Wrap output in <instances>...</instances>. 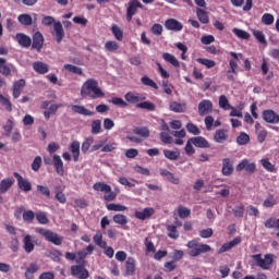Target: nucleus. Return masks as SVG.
Wrapping results in <instances>:
<instances>
[{
    "label": "nucleus",
    "instance_id": "obj_1",
    "mask_svg": "<svg viewBox=\"0 0 279 279\" xmlns=\"http://www.w3.org/2000/svg\"><path fill=\"white\" fill-rule=\"evenodd\" d=\"M81 97H89V99H101L106 94L99 87V82L95 78H88L81 88Z\"/></svg>",
    "mask_w": 279,
    "mask_h": 279
},
{
    "label": "nucleus",
    "instance_id": "obj_2",
    "mask_svg": "<svg viewBox=\"0 0 279 279\" xmlns=\"http://www.w3.org/2000/svg\"><path fill=\"white\" fill-rule=\"evenodd\" d=\"M41 23L46 26L49 27L53 25L54 34H56V40L57 43H62L64 39V28L62 27L61 22H56V19L51 15H46L43 17Z\"/></svg>",
    "mask_w": 279,
    "mask_h": 279
},
{
    "label": "nucleus",
    "instance_id": "obj_3",
    "mask_svg": "<svg viewBox=\"0 0 279 279\" xmlns=\"http://www.w3.org/2000/svg\"><path fill=\"white\" fill-rule=\"evenodd\" d=\"M186 247L189 248V256H192L193 258H197L201 254H206L211 250L210 245L202 244L196 242V240L187 242Z\"/></svg>",
    "mask_w": 279,
    "mask_h": 279
},
{
    "label": "nucleus",
    "instance_id": "obj_4",
    "mask_svg": "<svg viewBox=\"0 0 279 279\" xmlns=\"http://www.w3.org/2000/svg\"><path fill=\"white\" fill-rule=\"evenodd\" d=\"M253 260H255L257 267H260V269H270L271 265L274 264V255L266 254L264 258L260 256V254H256L252 256Z\"/></svg>",
    "mask_w": 279,
    "mask_h": 279
},
{
    "label": "nucleus",
    "instance_id": "obj_5",
    "mask_svg": "<svg viewBox=\"0 0 279 279\" xmlns=\"http://www.w3.org/2000/svg\"><path fill=\"white\" fill-rule=\"evenodd\" d=\"M13 175L17 180V186L21 191L24 193H29V191H32V183L29 180L23 178L19 172H14Z\"/></svg>",
    "mask_w": 279,
    "mask_h": 279
},
{
    "label": "nucleus",
    "instance_id": "obj_6",
    "mask_svg": "<svg viewBox=\"0 0 279 279\" xmlns=\"http://www.w3.org/2000/svg\"><path fill=\"white\" fill-rule=\"evenodd\" d=\"M236 171H246L247 173L256 172V162L250 161V159H243L235 168Z\"/></svg>",
    "mask_w": 279,
    "mask_h": 279
},
{
    "label": "nucleus",
    "instance_id": "obj_7",
    "mask_svg": "<svg viewBox=\"0 0 279 279\" xmlns=\"http://www.w3.org/2000/svg\"><path fill=\"white\" fill-rule=\"evenodd\" d=\"M213 112V101L204 99L198 104V114L199 117H206Z\"/></svg>",
    "mask_w": 279,
    "mask_h": 279
},
{
    "label": "nucleus",
    "instance_id": "obj_8",
    "mask_svg": "<svg viewBox=\"0 0 279 279\" xmlns=\"http://www.w3.org/2000/svg\"><path fill=\"white\" fill-rule=\"evenodd\" d=\"M138 8H143V4L138 2V0H131L129 2V8L126 9V20L132 21V16L136 14Z\"/></svg>",
    "mask_w": 279,
    "mask_h": 279
},
{
    "label": "nucleus",
    "instance_id": "obj_9",
    "mask_svg": "<svg viewBox=\"0 0 279 279\" xmlns=\"http://www.w3.org/2000/svg\"><path fill=\"white\" fill-rule=\"evenodd\" d=\"M165 27L170 32H182L184 26L182 25V23L178 22V20L169 19L166 21Z\"/></svg>",
    "mask_w": 279,
    "mask_h": 279
},
{
    "label": "nucleus",
    "instance_id": "obj_10",
    "mask_svg": "<svg viewBox=\"0 0 279 279\" xmlns=\"http://www.w3.org/2000/svg\"><path fill=\"white\" fill-rule=\"evenodd\" d=\"M71 274H72V276H74L75 278H78V279L88 278V270H86V268H84V266H72Z\"/></svg>",
    "mask_w": 279,
    "mask_h": 279
},
{
    "label": "nucleus",
    "instance_id": "obj_11",
    "mask_svg": "<svg viewBox=\"0 0 279 279\" xmlns=\"http://www.w3.org/2000/svg\"><path fill=\"white\" fill-rule=\"evenodd\" d=\"M43 45H45V37L40 32H36L33 36V49L36 51H40L43 49Z\"/></svg>",
    "mask_w": 279,
    "mask_h": 279
},
{
    "label": "nucleus",
    "instance_id": "obj_12",
    "mask_svg": "<svg viewBox=\"0 0 279 279\" xmlns=\"http://www.w3.org/2000/svg\"><path fill=\"white\" fill-rule=\"evenodd\" d=\"M52 165L58 173V175H64V162L60 155H53L52 157Z\"/></svg>",
    "mask_w": 279,
    "mask_h": 279
},
{
    "label": "nucleus",
    "instance_id": "obj_13",
    "mask_svg": "<svg viewBox=\"0 0 279 279\" xmlns=\"http://www.w3.org/2000/svg\"><path fill=\"white\" fill-rule=\"evenodd\" d=\"M263 119L266 123H279V114L276 113L274 110H265L263 112Z\"/></svg>",
    "mask_w": 279,
    "mask_h": 279
},
{
    "label": "nucleus",
    "instance_id": "obj_14",
    "mask_svg": "<svg viewBox=\"0 0 279 279\" xmlns=\"http://www.w3.org/2000/svg\"><path fill=\"white\" fill-rule=\"evenodd\" d=\"M191 143H193L194 147H198L201 149H208V147H210V143L207 142L206 137L202 136L192 137Z\"/></svg>",
    "mask_w": 279,
    "mask_h": 279
},
{
    "label": "nucleus",
    "instance_id": "obj_15",
    "mask_svg": "<svg viewBox=\"0 0 279 279\" xmlns=\"http://www.w3.org/2000/svg\"><path fill=\"white\" fill-rule=\"evenodd\" d=\"M241 243V236H236L230 242H227L222 244V246L219 248L218 254H223V252H230L232 247H236Z\"/></svg>",
    "mask_w": 279,
    "mask_h": 279
},
{
    "label": "nucleus",
    "instance_id": "obj_16",
    "mask_svg": "<svg viewBox=\"0 0 279 279\" xmlns=\"http://www.w3.org/2000/svg\"><path fill=\"white\" fill-rule=\"evenodd\" d=\"M24 250L27 254H32L34 252V247H36V241L32 238V235L26 234L23 239Z\"/></svg>",
    "mask_w": 279,
    "mask_h": 279
},
{
    "label": "nucleus",
    "instance_id": "obj_17",
    "mask_svg": "<svg viewBox=\"0 0 279 279\" xmlns=\"http://www.w3.org/2000/svg\"><path fill=\"white\" fill-rule=\"evenodd\" d=\"M154 213H156L154 208L146 207L142 211H135V217L141 221H145V219H149L150 217H153Z\"/></svg>",
    "mask_w": 279,
    "mask_h": 279
},
{
    "label": "nucleus",
    "instance_id": "obj_18",
    "mask_svg": "<svg viewBox=\"0 0 279 279\" xmlns=\"http://www.w3.org/2000/svg\"><path fill=\"white\" fill-rule=\"evenodd\" d=\"M15 39L20 46L24 47V49L32 47V38L23 33L16 34Z\"/></svg>",
    "mask_w": 279,
    "mask_h": 279
},
{
    "label": "nucleus",
    "instance_id": "obj_19",
    "mask_svg": "<svg viewBox=\"0 0 279 279\" xmlns=\"http://www.w3.org/2000/svg\"><path fill=\"white\" fill-rule=\"evenodd\" d=\"M72 112H75V114H82L83 117H94L95 112L86 109L84 106L80 105H73L71 107Z\"/></svg>",
    "mask_w": 279,
    "mask_h": 279
},
{
    "label": "nucleus",
    "instance_id": "obj_20",
    "mask_svg": "<svg viewBox=\"0 0 279 279\" xmlns=\"http://www.w3.org/2000/svg\"><path fill=\"white\" fill-rule=\"evenodd\" d=\"M33 69L36 73H39V75H45L46 73H49V64H47L43 61L34 62Z\"/></svg>",
    "mask_w": 279,
    "mask_h": 279
},
{
    "label": "nucleus",
    "instance_id": "obj_21",
    "mask_svg": "<svg viewBox=\"0 0 279 279\" xmlns=\"http://www.w3.org/2000/svg\"><path fill=\"white\" fill-rule=\"evenodd\" d=\"M25 88V80L21 78L13 84V97L14 99H19L21 97V93Z\"/></svg>",
    "mask_w": 279,
    "mask_h": 279
},
{
    "label": "nucleus",
    "instance_id": "obj_22",
    "mask_svg": "<svg viewBox=\"0 0 279 279\" xmlns=\"http://www.w3.org/2000/svg\"><path fill=\"white\" fill-rule=\"evenodd\" d=\"M230 56L233 59L229 61V71H232L233 75H239V72L236 71V69H239V54H236L235 52H230Z\"/></svg>",
    "mask_w": 279,
    "mask_h": 279
},
{
    "label": "nucleus",
    "instance_id": "obj_23",
    "mask_svg": "<svg viewBox=\"0 0 279 279\" xmlns=\"http://www.w3.org/2000/svg\"><path fill=\"white\" fill-rule=\"evenodd\" d=\"M124 99L129 102V104H138V101H143V99H145V96H141L138 94H134L132 92H129L124 95Z\"/></svg>",
    "mask_w": 279,
    "mask_h": 279
},
{
    "label": "nucleus",
    "instance_id": "obj_24",
    "mask_svg": "<svg viewBox=\"0 0 279 279\" xmlns=\"http://www.w3.org/2000/svg\"><path fill=\"white\" fill-rule=\"evenodd\" d=\"M126 276H134L136 271V259L129 257L125 263Z\"/></svg>",
    "mask_w": 279,
    "mask_h": 279
},
{
    "label": "nucleus",
    "instance_id": "obj_25",
    "mask_svg": "<svg viewBox=\"0 0 279 279\" xmlns=\"http://www.w3.org/2000/svg\"><path fill=\"white\" fill-rule=\"evenodd\" d=\"M234 168L232 167V161L230 158H225L222 160V174L225 175H232Z\"/></svg>",
    "mask_w": 279,
    "mask_h": 279
},
{
    "label": "nucleus",
    "instance_id": "obj_26",
    "mask_svg": "<svg viewBox=\"0 0 279 279\" xmlns=\"http://www.w3.org/2000/svg\"><path fill=\"white\" fill-rule=\"evenodd\" d=\"M169 110L171 112H185L186 111V104L178 102V101H171L169 105Z\"/></svg>",
    "mask_w": 279,
    "mask_h": 279
},
{
    "label": "nucleus",
    "instance_id": "obj_27",
    "mask_svg": "<svg viewBox=\"0 0 279 279\" xmlns=\"http://www.w3.org/2000/svg\"><path fill=\"white\" fill-rule=\"evenodd\" d=\"M162 58L166 62H169V64H171L172 66H174V69L180 68V61L178 60V58H175V56L169 53V52H165L162 54Z\"/></svg>",
    "mask_w": 279,
    "mask_h": 279
},
{
    "label": "nucleus",
    "instance_id": "obj_28",
    "mask_svg": "<svg viewBox=\"0 0 279 279\" xmlns=\"http://www.w3.org/2000/svg\"><path fill=\"white\" fill-rule=\"evenodd\" d=\"M69 149L73 155L74 162H77V160H80V142L77 141L72 142Z\"/></svg>",
    "mask_w": 279,
    "mask_h": 279
},
{
    "label": "nucleus",
    "instance_id": "obj_29",
    "mask_svg": "<svg viewBox=\"0 0 279 279\" xmlns=\"http://www.w3.org/2000/svg\"><path fill=\"white\" fill-rule=\"evenodd\" d=\"M105 51L107 53H117L119 51V44L114 40H108L105 43Z\"/></svg>",
    "mask_w": 279,
    "mask_h": 279
},
{
    "label": "nucleus",
    "instance_id": "obj_30",
    "mask_svg": "<svg viewBox=\"0 0 279 279\" xmlns=\"http://www.w3.org/2000/svg\"><path fill=\"white\" fill-rule=\"evenodd\" d=\"M196 15L199 23H203V25H208V23H210L208 12L204 11L203 9H196Z\"/></svg>",
    "mask_w": 279,
    "mask_h": 279
},
{
    "label": "nucleus",
    "instance_id": "obj_31",
    "mask_svg": "<svg viewBox=\"0 0 279 279\" xmlns=\"http://www.w3.org/2000/svg\"><path fill=\"white\" fill-rule=\"evenodd\" d=\"M214 141L216 143H225V141H228V131L217 130L214 135Z\"/></svg>",
    "mask_w": 279,
    "mask_h": 279
},
{
    "label": "nucleus",
    "instance_id": "obj_32",
    "mask_svg": "<svg viewBox=\"0 0 279 279\" xmlns=\"http://www.w3.org/2000/svg\"><path fill=\"white\" fill-rule=\"evenodd\" d=\"M14 184V180L12 179H3L0 182V193H8L10 189H12V185Z\"/></svg>",
    "mask_w": 279,
    "mask_h": 279
},
{
    "label": "nucleus",
    "instance_id": "obj_33",
    "mask_svg": "<svg viewBox=\"0 0 279 279\" xmlns=\"http://www.w3.org/2000/svg\"><path fill=\"white\" fill-rule=\"evenodd\" d=\"M40 267H38L36 263H32L25 271V278L33 279L34 274H36V271H38Z\"/></svg>",
    "mask_w": 279,
    "mask_h": 279
},
{
    "label": "nucleus",
    "instance_id": "obj_34",
    "mask_svg": "<svg viewBox=\"0 0 279 279\" xmlns=\"http://www.w3.org/2000/svg\"><path fill=\"white\" fill-rule=\"evenodd\" d=\"M167 230L169 239H172L173 241H178V239H180V233L178 232V228L175 226H168Z\"/></svg>",
    "mask_w": 279,
    "mask_h": 279
},
{
    "label": "nucleus",
    "instance_id": "obj_35",
    "mask_svg": "<svg viewBox=\"0 0 279 279\" xmlns=\"http://www.w3.org/2000/svg\"><path fill=\"white\" fill-rule=\"evenodd\" d=\"M0 73L5 76L12 73V70H10V66L4 58H0Z\"/></svg>",
    "mask_w": 279,
    "mask_h": 279
},
{
    "label": "nucleus",
    "instance_id": "obj_36",
    "mask_svg": "<svg viewBox=\"0 0 279 279\" xmlns=\"http://www.w3.org/2000/svg\"><path fill=\"white\" fill-rule=\"evenodd\" d=\"M62 105L53 104L51 105L46 111H44L45 119L49 120L51 118V114H56L58 112V108H60Z\"/></svg>",
    "mask_w": 279,
    "mask_h": 279
},
{
    "label": "nucleus",
    "instance_id": "obj_37",
    "mask_svg": "<svg viewBox=\"0 0 279 279\" xmlns=\"http://www.w3.org/2000/svg\"><path fill=\"white\" fill-rule=\"evenodd\" d=\"M17 21L19 23H21V25H25V26L32 25V22H33L32 15L27 13L19 15Z\"/></svg>",
    "mask_w": 279,
    "mask_h": 279
},
{
    "label": "nucleus",
    "instance_id": "obj_38",
    "mask_svg": "<svg viewBox=\"0 0 279 279\" xmlns=\"http://www.w3.org/2000/svg\"><path fill=\"white\" fill-rule=\"evenodd\" d=\"M232 32L234 33L236 38H240L241 40H250V33L241 28H233Z\"/></svg>",
    "mask_w": 279,
    "mask_h": 279
},
{
    "label": "nucleus",
    "instance_id": "obj_39",
    "mask_svg": "<svg viewBox=\"0 0 279 279\" xmlns=\"http://www.w3.org/2000/svg\"><path fill=\"white\" fill-rule=\"evenodd\" d=\"M128 207H125L124 205H120V204H108L107 205V210H111L113 213H124V210H126Z\"/></svg>",
    "mask_w": 279,
    "mask_h": 279
},
{
    "label": "nucleus",
    "instance_id": "obj_40",
    "mask_svg": "<svg viewBox=\"0 0 279 279\" xmlns=\"http://www.w3.org/2000/svg\"><path fill=\"white\" fill-rule=\"evenodd\" d=\"M93 189L94 191L106 193V191H110V185L106 184V182H96Z\"/></svg>",
    "mask_w": 279,
    "mask_h": 279
},
{
    "label": "nucleus",
    "instance_id": "obj_41",
    "mask_svg": "<svg viewBox=\"0 0 279 279\" xmlns=\"http://www.w3.org/2000/svg\"><path fill=\"white\" fill-rule=\"evenodd\" d=\"M196 62H198V64H203V66H206V69H214V66H217V62L210 59L198 58L196 59Z\"/></svg>",
    "mask_w": 279,
    "mask_h": 279
},
{
    "label": "nucleus",
    "instance_id": "obj_42",
    "mask_svg": "<svg viewBox=\"0 0 279 279\" xmlns=\"http://www.w3.org/2000/svg\"><path fill=\"white\" fill-rule=\"evenodd\" d=\"M163 155L168 160H178L180 158V150H163Z\"/></svg>",
    "mask_w": 279,
    "mask_h": 279
},
{
    "label": "nucleus",
    "instance_id": "obj_43",
    "mask_svg": "<svg viewBox=\"0 0 279 279\" xmlns=\"http://www.w3.org/2000/svg\"><path fill=\"white\" fill-rule=\"evenodd\" d=\"M219 108H222V110H230L232 108L231 104L228 101V97L226 95H221L219 97Z\"/></svg>",
    "mask_w": 279,
    "mask_h": 279
},
{
    "label": "nucleus",
    "instance_id": "obj_44",
    "mask_svg": "<svg viewBox=\"0 0 279 279\" xmlns=\"http://www.w3.org/2000/svg\"><path fill=\"white\" fill-rule=\"evenodd\" d=\"M102 239L104 234L101 233V231H97L94 235V243H96V245H98L99 247H106L107 243Z\"/></svg>",
    "mask_w": 279,
    "mask_h": 279
},
{
    "label": "nucleus",
    "instance_id": "obj_45",
    "mask_svg": "<svg viewBox=\"0 0 279 279\" xmlns=\"http://www.w3.org/2000/svg\"><path fill=\"white\" fill-rule=\"evenodd\" d=\"M63 69H65V71H68L69 73H74V75L83 74L82 68L75 66L73 64H64Z\"/></svg>",
    "mask_w": 279,
    "mask_h": 279
},
{
    "label": "nucleus",
    "instance_id": "obj_46",
    "mask_svg": "<svg viewBox=\"0 0 279 279\" xmlns=\"http://www.w3.org/2000/svg\"><path fill=\"white\" fill-rule=\"evenodd\" d=\"M178 215L180 219H186L187 217H191V209L189 207L180 206L178 208Z\"/></svg>",
    "mask_w": 279,
    "mask_h": 279
},
{
    "label": "nucleus",
    "instance_id": "obj_47",
    "mask_svg": "<svg viewBox=\"0 0 279 279\" xmlns=\"http://www.w3.org/2000/svg\"><path fill=\"white\" fill-rule=\"evenodd\" d=\"M134 134L137 136H142V138H149V129L147 128H135Z\"/></svg>",
    "mask_w": 279,
    "mask_h": 279
},
{
    "label": "nucleus",
    "instance_id": "obj_48",
    "mask_svg": "<svg viewBox=\"0 0 279 279\" xmlns=\"http://www.w3.org/2000/svg\"><path fill=\"white\" fill-rule=\"evenodd\" d=\"M260 165L266 169V171H269V173H274V171H276V166L269 162V159L267 158L262 159Z\"/></svg>",
    "mask_w": 279,
    "mask_h": 279
},
{
    "label": "nucleus",
    "instance_id": "obj_49",
    "mask_svg": "<svg viewBox=\"0 0 279 279\" xmlns=\"http://www.w3.org/2000/svg\"><path fill=\"white\" fill-rule=\"evenodd\" d=\"M141 82L144 84V86H150V88L158 90V84H156V82H154V80L149 78L148 76H143Z\"/></svg>",
    "mask_w": 279,
    "mask_h": 279
},
{
    "label": "nucleus",
    "instance_id": "obj_50",
    "mask_svg": "<svg viewBox=\"0 0 279 279\" xmlns=\"http://www.w3.org/2000/svg\"><path fill=\"white\" fill-rule=\"evenodd\" d=\"M137 108H141L142 110H149L150 112L156 110V105L149 101L140 102L136 105Z\"/></svg>",
    "mask_w": 279,
    "mask_h": 279
},
{
    "label": "nucleus",
    "instance_id": "obj_51",
    "mask_svg": "<svg viewBox=\"0 0 279 279\" xmlns=\"http://www.w3.org/2000/svg\"><path fill=\"white\" fill-rule=\"evenodd\" d=\"M36 219L38 223H41L43 226H47V223H49V218L47 217V214L43 211H38L36 214Z\"/></svg>",
    "mask_w": 279,
    "mask_h": 279
},
{
    "label": "nucleus",
    "instance_id": "obj_52",
    "mask_svg": "<svg viewBox=\"0 0 279 279\" xmlns=\"http://www.w3.org/2000/svg\"><path fill=\"white\" fill-rule=\"evenodd\" d=\"M92 134H101V120H94L92 122Z\"/></svg>",
    "mask_w": 279,
    "mask_h": 279
},
{
    "label": "nucleus",
    "instance_id": "obj_53",
    "mask_svg": "<svg viewBox=\"0 0 279 279\" xmlns=\"http://www.w3.org/2000/svg\"><path fill=\"white\" fill-rule=\"evenodd\" d=\"M111 32L114 38H117L120 41L123 40V31H121V27H119L118 25H113L111 27Z\"/></svg>",
    "mask_w": 279,
    "mask_h": 279
},
{
    "label": "nucleus",
    "instance_id": "obj_54",
    "mask_svg": "<svg viewBox=\"0 0 279 279\" xmlns=\"http://www.w3.org/2000/svg\"><path fill=\"white\" fill-rule=\"evenodd\" d=\"M114 223H118V226H125L128 223V217L124 215L118 214L113 216Z\"/></svg>",
    "mask_w": 279,
    "mask_h": 279
},
{
    "label": "nucleus",
    "instance_id": "obj_55",
    "mask_svg": "<svg viewBox=\"0 0 279 279\" xmlns=\"http://www.w3.org/2000/svg\"><path fill=\"white\" fill-rule=\"evenodd\" d=\"M253 35L255 36L256 40L260 43V45H267V39L265 38L263 31H254Z\"/></svg>",
    "mask_w": 279,
    "mask_h": 279
},
{
    "label": "nucleus",
    "instance_id": "obj_56",
    "mask_svg": "<svg viewBox=\"0 0 279 279\" xmlns=\"http://www.w3.org/2000/svg\"><path fill=\"white\" fill-rule=\"evenodd\" d=\"M234 217L241 218L245 215V206L239 205L232 209Z\"/></svg>",
    "mask_w": 279,
    "mask_h": 279
},
{
    "label": "nucleus",
    "instance_id": "obj_57",
    "mask_svg": "<svg viewBox=\"0 0 279 279\" xmlns=\"http://www.w3.org/2000/svg\"><path fill=\"white\" fill-rule=\"evenodd\" d=\"M0 104H1V106H4L5 110H8V112H12V102H10V99L5 98L1 94H0Z\"/></svg>",
    "mask_w": 279,
    "mask_h": 279
},
{
    "label": "nucleus",
    "instance_id": "obj_58",
    "mask_svg": "<svg viewBox=\"0 0 279 279\" xmlns=\"http://www.w3.org/2000/svg\"><path fill=\"white\" fill-rule=\"evenodd\" d=\"M110 104H113V106H119L120 108H128V104L125 102V100L120 97L111 98Z\"/></svg>",
    "mask_w": 279,
    "mask_h": 279
},
{
    "label": "nucleus",
    "instance_id": "obj_59",
    "mask_svg": "<svg viewBox=\"0 0 279 279\" xmlns=\"http://www.w3.org/2000/svg\"><path fill=\"white\" fill-rule=\"evenodd\" d=\"M238 145H247L250 143V135L241 133L236 138Z\"/></svg>",
    "mask_w": 279,
    "mask_h": 279
},
{
    "label": "nucleus",
    "instance_id": "obj_60",
    "mask_svg": "<svg viewBox=\"0 0 279 279\" xmlns=\"http://www.w3.org/2000/svg\"><path fill=\"white\" fill-rule=\"evenodd\" d=\"M105 202H114L117 199V193L112 192V187L110 186V191H106L104 195Z\"/></svg>",
    "mask_w": 279,
    "mask_h": 279
},
{
    "label": "nucleus",
    "instance_id": "obj_61",
    "mask_svg": "<svg viewBox=\"0 0 279 279\" xmlns=\"http://www.w3.org/2000/svg\"><path fill=\"white\" fill-rule=\"evenodd\" d=\"M186 130L187 132H190V134H194L195 136L202 133V131H199V128L191 122L186 124Z\"/></svg>",
    "mask_w": 279,
    "mask_h": 279
},
{
    "label": "nucleus",
    "instance_id": "obj_62",
    "mask_svg": "<svg viewBox=\"0 0 279 279\" xmlns=\"http://www.w3.org/2000/svg\"><path fill=\"white\" fill-rule=\"evenodd\" d=\"M274 16L271 15V13H265L262 16V23H264V25H274Z\"/></svg>",
    "mask_w": 279,
    "mask_h": 279
},
{
    "label": "nucleus",
    "instance_id": "obj_63",
    "mask_svg": "<svg viewBox=\"0 0 279 279\" xmlns=\"http://www.w3.org/2000/svg\"><path fill=\"white\" fill-rule=\"evenodd\" d=\"M37 232L39 234H41V236H44L46 239V241H50V239L52 236V233H53V231L47 230V229H43V228L37 229Z\"/></svg>",
    "mask_w": 279,
    "mask_h": 279
},
{
    "label": "nucleus",
    "instance_id": "obj_64",
    "mask_svg": "<svg viewBox=\"0 0 279 279\" xmlns=\"http://www.w3.org/2000/svg\"><path fill=\"white\" fill-rule=\"evenodd\" d=\"M150 32L154 36H162V26L160 24H154Z\"/></svg>",
    "mask_w": 279,
    "mask_h": 279
}]
</instances>
